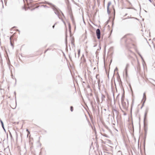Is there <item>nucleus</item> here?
Here are the masks:
<instances>
[{"instance_id":"f257e3e1","label":"nucleus","mask_w":155,"mask_h":155,"mask_svg":"<svg viewBox=\"0 0 155 155\" xmlns=\"http://www.w3.org/2000/svg\"><path fill=\"white\" fill-rule=\"evenodd\" d=\"M129 46L131 48H135L136 46V43L134 41L130 40L129 41Z\"/></svg>"},{"instance_id":"f03ea898","label":"nucleus","mask_w":155,"mask_h":155,"mask_svg":"<svg viewBox=\"0 0 155 155\" xmlns=\"http://www.w3.org/2000/svg\"><path fill=\"white\" fill-rule=\"evenodd\" d=\"M14 36V34H13L11 36L10 38V43L12 47H13L14 46L13 38Z\"/></svg>"},{"instance_id":"7ed1b4c3","label":"nucleus","mask_w":155,"mask_h":155,"mask_svg":"<svg viewBox=\"0 0 155 155\" xmlns=\"http://www.w3.org/2000/svg\"><path fill=\"white\" fill-rule=\"evenodd\" d=\"M96 34L98 39L100 38V31L99 29H97L96 31Z\"/></svg>"},{"instance_id":"20e7f679","label":"nucleus","mask_w":155,"mask_h":155,"mask_svg":"<svg viewBox=\"0 0 155 155\" xmlns=\"http://www.w3.org/2000/svg\"><path fill=\"white\" fill-rule=\"evenodd\" d=\"M109 5H110V4L109 3H108V5H107V9L108 12L109 14L110 12V11H109Z\"/></svg>"},{"instance_id":"39448f33","label":"nucleus","mask_w":155,"mask_h":155,"mask_svg":"<svg viewBox=\"0 0 155 155\" xmlns=\"http://www.w3.org/2000/svg\"><path fill=\"white\" fill-rule=\"evenodd\" d=\"M129 64H127L126 66V71H127V68H129Z\"/></svg>"},{"instance_id":"423d86ee","label":"nucleus","mask_w":155,"mask_h":155,"mask_svg":"<svg viewBox=\"0 0 155 155\" xmlns=\"http://www.w3.org/2000/svg\"><path fill=\"white\" fill-rule=\"evenodd\" d=\"M80 51H81L80 49H78V54L79 55H80Z\"/></svg>"},{"instance_id":"0eeeda50","label":"nucleus","mask_w":155,"mask_h":155,"mask_svg":"<svg viewBox=\"0 0 155 155\" xmlns=\"http://www.w3.org/2000/svg\"><path fill=\"white\" fill-rule=\"evenodd\" d=\"M74 39H72V41H71L72 44H74Z\"/></svg>"},{"instance_id":"6e6552de","label":"nucleus","mask_w":155,"mask_h":155,"mask_svg":"<svg viewBox=\"0 0 155 155\" xmlns=\"http://www.w3.org/2000/svg\"><path fill=\"white\" fill-rule=\"evenodd\" d=\"M1 124H2V127H3V128H4V125H3V123L2 121V120L1 121Z\"/></svg>"},{"instance_id":"1a4fd4ad","label":"nucleus","mask_w":155,"mask_h":155,"mask_svg":"<svg viewBox=\"0 0 155 155\" xmlns=\"http://www.w3.org/2000/svg\"><path fill=\"white\" fill-rule=\"evenodd\" d=\"M71 110V111H72L73 110V107L72 106L71 107H70Z\"/></svg>"},{"instance_id":"9d476101","label":"nucleus","mask_w":155,"mask_h":155,"mask_svg":"<svg viewBox=\"0 0 155 155\" xmlns=\"http://www.w3.org/2000/svg\"><path fill=\"white\" fill-rule=\"evenodd\" d=\"M26 131L28 132V135H27V136H28V134H30V132H29V130H28V129H27L26 130Z\"/></svg>"},{"instance_id":"9b49d317","label":"nucleus","mask_w":155,"mask_h":155,"mask_svg":"<svg viewBox=\"0 0 155 155\" xmlns=\"http://www.w3.org/2000/svg\"><path fill=\"white\" fill-rule=\"evenodd\" d=\"M54 25L53 26V28H54Z\"/></svg>"},{"instance_id":"f8f14e48","label":"nucleus","mask_w":155,"mask_h":155,"mask_svg":"<svg viewBox=\"0 0 155 155\" xmlns=\"http://www.w3.org/2000/svg\"><path fill=\"white\" fill-rule=\"evenodd\" d=\"M150 1V2H151V0H149Z\"/></svg>"},{"instance_id":"ddd939ff","label":"nucleus","mask_w":155,"mask_h":155,"mask_svg":"<svg viewBox=\"0 0 155 155\" xmlns=\"http://www.w3.org/2000/svg\"><path fill=\"white\" fill-rule=\"evenodd\" d=\"M153 40H154V41H155V39H153Z\"/></svg>"},{"instance_id":"4468645a","label":"nucleus","mask_w":155,"mask_h":155,"mask_svg":"<svg viewBox=\"0 0 155 155\" xmlns=\"http://www.w3.org/2000/svg\"><path fill=\"white\" fill-rule=\"evenodd\" d=\"M103 96L104 97H104V95H103Z\"/></svg>"},{"instance_id":"2eb2a0df","label":"nucleus","mask_w":155,"mask_h":155,"mask_svg":"<svg viewBox=\"0 0 155 155\" xmlns=\"http://www.w3.org/2000/svg\"><path fill=\"white\" fill-rule=\"evenodd\" d=\"M46 51H45V52H46Z\"/></svg>"}]
</instances>
